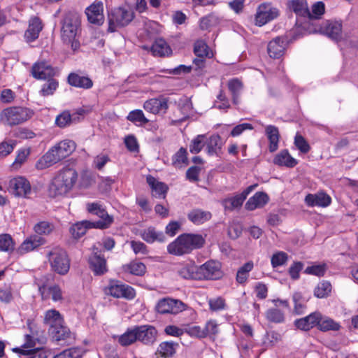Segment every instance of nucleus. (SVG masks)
I'll return each instance as SVG.
<instances>
[{"label":"nucleus","instance_id":"obj_1","mask_svg":"<svg viewBox=\"0 0 358 358\" xmlns=\"http://www.w3.org/2000/svg\"><path fill=\"white\" fill-rule=\"evenodd\" d=\"M80 16L76 12H68L62 21V40L64 43L70 45L73 50H76L80 48Z\"/></svg>","mask_w":358,"mask_h":358},{"label":"nucleus","instance_id":"obj_2","mask_svg":"<svg viewBox=\"0 0 358 358\" xmlns=\"http://www.w3.org/2000/svg\"><path fill=\"white\" fill-rule=\"evenodd\" d=\"M76 148V144L74 141L69 139L61 141L37 161L36 168L43 170L50 167L70 156Z\"/></svg>","mask_w":358,"mask_h":358},{"label":"nucleus","instance_id":"obj_3","mask_svg":"<svg viewBox=\"0 0 358 358\" xmlns=\"http://www.w3.org/2000/svg\"><path fill=\"white\" fill-rule=\"evenodd\" d=\"M205 244V238L198 234L185 233L180 234L167 246L169 254L182 256L191 253L194 250L202 248Z\"/></svg>","mask_w":358,"mask_h":358},{"label":"nucleus","instance_id":"obj_4","mask_svg":"<svg viewBox=\"0 0 358 358\" xmlns=\"http://www.w3.org/2000/svg\"><path fill=\"white\" fill-rule=\"evenodd\" d=\"M78 180V173L73 169H64L53 178L50 192L54 196L64 195L69 192Z\"/></svg>","mask_w":358,"mask_h":358},{"label":"nucleus","instance_id":"obj_5","mask_svg":"<svg viewBox=\"0 0 358 358\" xmlns=\"http://www.w3.org/2000/svg\"><path fill=\"white\" fill-rule=\"evenodd\" d=\"M33 115L31 110L20 106L8 107L0 114V120L9 126L22 124L29 120Z\"/></svg>","mask_w":358,"mask_h":358},{"label":"nucleus","instance_id":"obj_6","mask_svg":"<svg viewBox=\"0 0 358 358\" xmlns=\"http://www.w3.org/2000/svg\"><path fill=\"white\" fill-rule=\"evenodd\" d=\"M48 258L52 271L59 275H65L69 272L70 259L64 250L59 247L54 248L48 252Z\"/></svg>","mask_w":358,"mask_h":358},{"label":"nucleus","instance_id":"obj_7","mask_svg":"<svg viewBox=\"0 0 358 358\" xmlns=\"http://www.w3.org/2000/svg\"><path fill=\"white\" fill-rule=\"evenodd\" d=\"M134 12L130 9L120 7L108 14V31H115L118 28L129 24L134 19Z\"/></svg>","mask_w":358,"mask_h":358},{"label":"nucleus","instance_id":"obj_8","mask_svg":"<svg viewBox=\"0 0 358 358\" xmlns=\"http://www.w3.org/2000/svg\"><path fill=\"white\" fill-rule=\"evenodd\" d=\"M105 292L114 298H124L128 300H131L136 296V292L133 287L115 280L109 281Z\"/></svg>","mask_w":358,"mask_h":358},{"label":"nucleus","instance_id":"obj_9","mask_svg":"<svg viewBox=\"0 0 358 358\" xmlns=\"http://www.w3.org/2000/svg\"><path fill=\"white\" fill-rule=\"evenodd\" d=\"M280 14L279 10L270 3L260 4L255 15V24L262 27L268 22L277 18Z\"/></svg>","mask_w":358,"mask_h":358},{"label":"nucleus","instance_id":"obj_10","mask_svg":"<svg viewBox=\"0 0 358 358\" xmlns=\"http://www.w3.org/2000/svg\"><path fill=\"white\" fill-rule=\"evenodd\" d=\"M87 210L89 213L97 215L101 219L99 221L92 222L96 229H103L108 228L113 221V217L108 214L106 210L99 203H87Z\"/></svg>","mask_w":358,"mask_h":358},{"label":"nucleus","instance_id":"obj_11","mask_svg":"<svg viewBox=\"0 0 358 358\" xmlns=\"http://www.w3.org/2000/svg\"><path fill=\"white\" fill-rule=\"evenodd\" d=\"M199 280H217L223 273L219 262L210 260L199 266Z\"/></svg>","mask_w":358,"mask_h":358},{"label":"nucleus","instance_id":"obj_12","mask_svg":"<svg viewBox=\"0 0 358 358\" xmlns=\"http://www.w3.org/2000/svg\"><path fill=\"white\" fill-rule=\"evenodd\" d=\"M187 308V305L178 299L164 298L159 301L156 309L161 314H178Z\"/></svg>","mask_w":358,"mask_h":358},{"label":"nucleus","instance_id":"obj_13","mask_svg":"<svg viewBox=\"0 0 358 358\" xmlns=\"http://www.w3.org/2000/svg\"><path fill=\"white\" fill-rule=\"evenodd\" d=\"M9 192L18 197L28 198L31 193L30 182L22 176H17L9 181Z\"/></svg>","mask_w":358,"mask_h":358},{"label":"nucleus","instance_id":"obj_14","mask_svg":"<svg viewBox=\"0 0 358 358\" xmlns=\"http://www.w3.org/2000/svg\"><path fill=\"white\" fill-rule=\"evenodd\" d=\"M169 98L162 95L145 101L143 103V108L154 115L165 114L169 108Z\"/></svg>","mask_w":358,"mask_h":358},{"label":"nucleus","instance_id":"obj_15","mask_svg":"<svg viewBox=\"0 0 358 358\" xmlns=\"http://www.w3.org/2000/svg\"><path fill=\"white\" fill-rule=\"evenodd\" d=\"M90 267L96 275H103L108 271L106 260L98 248L93 247V252L89 258Z\"/></svg>","mask_w":358,"mask_h":358},{"label":"nucleus","instance_id":"obj_16","mask_svg":"<svg viewBox=\"0 0 358 358\" xmlns=\"http://www.w3.org/2000/svg\"><path fill=\"white\" fill-rule=\"evenodd\" d=\"M136 340L145 345H152L157 339V331L152 325L135 326Z\"/></svg>","mask_w":358,"mask_h":358},{"label":"nucleus","instance_id":"obj_17","mask_svg":"<svg viewBox=\"0 0 358 358\" xmlns=\"http://www.w3.org/2000/svg\"><path fill=\"white\" fill-rule=\"evenodd\" d=\"M32 76L38 80H45L55 75V69L45 61L35 62L31 70Z\"/></svg>","mask_w":358,"mask_h":358},{"label":"nucleus","instance_id":"obj_18","mask_svg":"<svg viewBox=\"0 0 358 358\" xmlns=\"http://www.w3.org/2000/svg\"><path fill=\"white\" fill-rule=\"evenodd\" d=\"M287 46V38L278 36L268 43L267 47L268 53L271 57L279 59L284 55Z\"/></svg>","mask_w":358,"mask_h":358},{"label":"nucleus","instance_id":"obj_19","mask_svg":"<svg viewBox=\"0 0 358 358\" xmlns=\"http://www.w3.org/2000/svg\"><path fill=\"white\" fill-rule=\"evenodd\" d=\"M85 13L92 24L101 25L104 22L103 6L101 1H94L86 8Z\"/></svg>","mask_w":358,"mask_h":358},{"label":"nucleus","instance_id":"obj_20","mask_svg":"<svg viewBox=\"0 0 358 358\" xmlns=\"http://www.w3.org/2000/svg\"><path fill=\"white\" fill-rule=\"evenodd\" d=\"M43 27V25L42 21L38 17H31L29 21L28 28L24 33V38L26 41L28 42H32L38 38Z\"/></svg>","mask_w":358,"mask_h":358},{"label":"nucleus","instance_id":"obj_21","mask_svg":"<svg viewBox=\"0 0 358 358\" xmlns=\"http://www.w3.org/2000/svg\"><path fill=\"white\" fill-rule=\"evenodd\" d=\"M321 320V313L314 312L306 317L296 320L294 322L296 327L303 331H308L315 326L318 327V323Z\"/></svg>","mask_w":358,"mask_h":358},{"label":"nucleus","instance_id":"obj_22","mask_svg":"<svg viewBox=\"0 0 358 358\" xmlns=\"http://www.w3.org/2000/svg\"><path fill=\"white\" fill-rule=\"evenodd\" d=\"M305 202L309 206L327 207L331 202V197L324 192L308 194L305 198Z\"/></svg>","mask_w":358,"mask_h":358},{"label":"nucleus","instance_id":"obj_23","mask_svg":"<svg viewBox=\"0 0 358 358\" xmlns=\"http://www.w3.org/2000/svg\"><path fill=\"white\" fill-rule=\"evenodd\" d=\"M178 273L185 279L199 280V266L194 262L181 264L178 268Z\"/></svg>","mask_w":358,"mask_h":358},{"label":"nucleus","instance_id":"obj_24","mask_svg":"<svg viewBox=\"0 0 358 358\" xmlns=\"http://www.w3.org/2000/svg\"><path fill=\"white\" fill-rule=\"evenodd\" d=\"M150 49L152 54L155 57H168L172 54V49L170 45L162 38H157Z\"/></svg>","mask_w":358,"mask_h":358},{"label":"nucleus","instance_id":"obj_25","mask_svg":"<svg viewBox=\"0 0 358 358\" xmlns=\"http://www.w3.org/2000/svg\"><path fill=\"white\" fill-rule=\"evenodd\" d=\"M43 243L44 241L41 237L36 235L31 236L22 242L17 252L20 255H24L34 250Z\"/></svg>","mask_w":358,"mask_h":358},{"label":"nucleus","instance_id":"obj_26","mask_svg":"<svg viewBox=\"0 0 358 358\" xmlns=\"http://www.w3.org/2000/svg\"><path fill=\"white\" fill-rule=\"evenodd\" d=\"M44 324L49 327V333L52 331L53 329H56L57 327L64 324V318L59 312L55 309L48 310L45 312L44 316Z\"/></svg>","mask_w":358,"mask_h":358},{"label":"nucleus","instance_id":"obj_27","mask_svg":"<svg viewBox=\"0 0 358 358\" xmlns=\"http://www.w3.org/2000/svg\"><path fill=\"white\" fill-rule=\"evenodd\" d=\"M68 83L75 87L88 90L92 87L93 81L87 76H80L76 73H71L68 76Z\"/></svg>","mask_w":358,"mask_h":358},{"label":"nucleus","instance_id":"obj_28","mask_svg":"<svg viewBox=\"0 0 358 358\" xmlns=\"http://www.w3.org/2000/svg\"><path fill=\"white\" fill-rule=\"evenodd\" d=\"M268 196L266 193L258 192L250 197L245 203V208L248 210H254L264 207L268 202Z\"/></svg>","mask_w":358,"mask_h":358},{"label":"nucleus","instance_id":"obj_29","mask_svg":"<svg viewBox=\"0 0 358 358\" xmlns=\"http://www.w3.org/2000/svg\"><path fill=\"white\" fill-rule=\"evenodd\" d=\"M273 163L280 166L293 168L297 165L298 161L291 156L287 150H282L275 156Z\"/></svg>","mask_w":358,"mask_h":358},{"label":"nucleus","instance_id":"obj_30","mask_svg":"<svg viewBox=\"0 0 358 358\" xmlns=\"http://www.w3.org/2000/svg\"><path fill=\"white\" fill-rule=\"evenodd\" d=\"M146 181L152 189L153 196L157 198H164L166 196L169 188L165 183L157 180L152 176H148Z\"/></svg>","mask_w":358,"mask_h":358},{"label":"nucleus","instance_id":"obj_31","mask_svg":"<svg viewBox=\"0 0 358 358\" xmlns=\"http://www.w3.org/2000/svg\"><path fill=\"white\" fill-rule=\"evenodd\" d=\"M212 217L210 212L200 208H195L187 214L188 220L196 225L202 224Z\"/></svg>","mask_w":358,"mask_h":358},{"label":"nucleus","instance_id":"obj_32","mask_svg":"<svg viewBox=\"0 0 358 358\" xmlns=\"http://www.w3.org/2000/svg\"><path fill=\"white\" fill-rule=\"evenodd\" d=\"M287 6L298 16L306 17L310 15L306 0H290L287 2Z\"/></svg>","mask_w":358,"mask_h":358},{"label":"nucleus","instance_id":"obj_33","mask_svg":"<svg viewBox=\"0 0 358 358\" xmlns=\"http://www.w3.org/2000/svg\"><path fill=\"white\" fill-rule=\"evenodd\" d=\"M141 238L148 243L155 241H165V236L162 231H157L154 227H148L141 232Z\"/></svg>","mask_w":358,"mask_h":358},{"label":"nucleus","instance_id":"obj_34","mask_svg":"<svg viewBox=\"0 0 358 358\" xmlns=\"http://www.w3.org/2000/svg\"><path fill=\"white\" fill-rule=\"evenodd\" d=\"M92 228H95L93 222L83 220L72 225L70 228V232L74 238L78 239L85 235L87 229Z\"/></svg>","mask_w":358,"mask_h":358},{"label":"nucleus","instance_id":"obj_35","mask_svg":"<svg viewBox=\"0 0 358 358\" xmlns=\"http://www.w3.org/2000/svg\"><path fill=\"white\" fill-rule=\"evenodd\" d=\"M323 32L331 38L338 41L341 36L342 24L338 22H327L322 28Z\"/></svg>","mask_w":358,"mask_h":358},{"label":"nucleus","instance_id":"obj_36","mask_svg":"<svg viewBox=\"0 0 358 358\" xmlns=\"http://www.w3.org/2000/svg\"><path fill=\"white\" fill-rule=\"evenodd\" d=\"M265 131L269 141L268 150L271 152H273L278 148L280 138L278 129L275 126L268 125L266 127Z\"/></svg>","mask_w":358,"mask_h":358},{"label":"nucleus","instance_id":"obj_37","mask_svg":"<svg viewBox=\"0 0 358 358\" xmlns=\"http://www.w3.org/2000/svg\"><path fill=\"white\" fill-rule=\"evenodd\" d=\"M122 268L126 273L139 276L143 275L146 272L145 265L137 261L124 265Z\"/></svg>","mask_w":358,"mask_h":358},{"label":"nucleus","instance_id":"obj_38","mask_svg":"<svg viewBox=\"0 0 358 358\" xmlns=\"http://www.w3.org/2000/svg\"><path fill=\"white\" fill-rule=\"evenodd\" d=\"M206 146L209 155H217L221 149L220 137L218 135H212L209 138L206 136Z\"/></svg>","mask_w":358,"mask_h":358},{"label":"nucleus","instance_id":"obj_39","mask_svg":"<svg viewBox=\"0 0 358 358\" xmlns=\"http://www.w3.org/2000/svg\"><path fill=\"white\" fill-rule=\"evenodd\" d=\"M127 120L136 126L143 127L149 122V120L145 116L143 110L136 109L129 113Z\"/></svg>","mask_w":358,"mask_h":358},{"label":"nucleus","instance_id":"obj_40","mask_svg":"<svg viewBox=\"0 0 358 358\" xmlns=\"http://www.w3.org/2000/svg\"><path fill=\"white\" fill-rule=\"evenodd\" d=\"M227 85L231 94L233 103L237 105L239 103V96L243 89V83L238 78H234L229 80Z\"/></svg>","mask_w":358,"mask_h":358},{"label":"nucleus","instance_id":"obj_41","mask_svg":"<svg viewBox=\"0 0 358 358\" xmlns=\"http://www.w3.org/2000/svg\"><path fill=\"white\" fill-rule=\"evenodd\" d=\"M36 345V339L29 334H27L24 338V343L21 348H15L13 351L22 355H31L34 351V347Z\"/></svg>","mask_w":358,"mask_h":358},{"label":"nucleus","instance_id":"obj_42","mask_svg":"<svg viewBox=\"0 0 358 358\" xmlns=\"http://www.w3.org/2000/svg\"><path fill=\"white\" fill-rule=\"evenodd\" d=\"M50 334L57 341H66L71 337V332L64 324H61V325L57 327L56 329H53Z\"/></svg>","mask_w":358,"mask_h":358},{"label":"nucleus","instance_id":"obj_43","mask_svg":"<svg viewBox=\"0 0 358 358\" xmlns=\"http://www.w3.org/2000/svg\"><path fill=\"white\" fill-rule=\"evenodd\" d=\"M40 291L43 298H51L53 301H57L62 299V292L58 285H52L47 289L45 287L41 288Z\"/></svg>","mask_w":358,"mask_h":358},{"label":"nucleus","instance_id":"obj_44","mask_svg":"<svg viewBox=\"0 0 358 358\" xmlns=\"http://www.w3.org/2000/svg\"><path fill=\"white\" fill-rule=\"evenodd\" d=\"M135 327L129 328L123 334L118 336L117 341L122 346H128L134 343L136 340Z\"/></svg>","mask_w":358,"mask_h":358},{"label":"nucleus","instance_id":"obj_45","mask_svg":"<svg viewBox=\"0 0 358 358\" xmlns=\"http://www.w3.org/2000/svg\"><path fill=\"white\" fill-rule=\"evenodd\" d=\"M194 52L197 57H213V54L210 50L206 43L202 40H198L195 42L194 46Z\"/></svg>","mask_w":358,"mask_h":358},{"label":"nucleus","instance_id":"obj_46","mask_svg":"<svg viewBox=\"0 0 358 358\" xmlns=\"http://www.w3.org/2000/svg\"><path fill=\"white\" fill-rule=\"evenodd\" d=\"M245 199L241 194H236L234 196L227 198L222 201V205L225 210H233L236 208H240Z\"/></svg>","mask_w":358,"mask_h":358},{"label":"nucleus","instance_id":"obj_47","mask_svg":"<svg viewBox=\"0 0 358 358\" xmlns=\"http://www.w3.org/2000/svg\"><path fill=\"white\" fill-rule=\"evenodd\" d=\"M292 298L294 303V312L298 315L303 314L306 309V303L308 299L300 292H295Z\"/></svg>","mask_w":358,"mask_h":358},{"label":"nucleus","instance_id":"obj_48","mask_svg":"<svg viewBox=\"0 0 358 358\" xmlns=\"http://www.w3.org/2000/svg\"><path fill=\"white\" fill-rule=\"evenodd\" d=\"M206 135H197L190 142L189 148V152L192 154H198L202 149L206 146Z\"/></svg>","mask_w":358,"mask_h":358},{"label":"nucleus","instance_id":"obj_49","mask_svg":"<svg viewBox=\"0 0 358 358\" xmlns=\"http://www.w3.org/2000/svg\"><path fill=\"white\" fill-rule=\"evenodd\" d=\"M340 327L341 326L338 322H335L334 320L329 317H323L321 315V320H320V322L318 323V328L321 331H337L340 329Z\"/></svg>","mask_w":358,"mask_h":358},{"label":"nucleus","instance_id":"obj_50","mask_svg":"<svg viewBox=\"0 0 358 358\" xmlns=\"http://www.w3.org/2000/svg\"><path fill=\"white\" fill-rule=\"evenodd\" d=\"M254 264L252 261L248 262L242 266L237 271V282L241 284L245 283L248 278L250 271L252 270Z\"/></svg>","mask_w":358,"mask_h":358},{"label":"nucleus","instance_id":"obj_51","mask_svg":"<svg viewBox=\"0 0 358 358\" xmlns=\"http://www.w3.org/2000/svg\"><path fill=\"white\" fill-rule=\"evenodd\" d=\"M268 321L273 323H282L285 321V314L277 308H271L265 313Z\"/></svg>","mask_w":358,"mask_h":358},{"label":"nucleus","instance_id":"obj_52","mask_svg":"<svg viewBox=\"0 0 358 358\" xmlns=\"http://www.w3.org/2000/svg\"><path fill=\"white\" fill-rule=\"evenodd\" d=\"M331 285L328 281H322L315 288L314 295L317 298H326L331 292Z\"/></svg>","mask_w":358,"mask_h":358},{"label":"nucleus","instance_id":"obj_53","mask_svg":"<svg viewBox=\"0 0 358 358\" xmlns=\"http://www.w3.org/2000/svg\"><path fill=\"white\" fill-rule=\"evenodd\" d=\"M30 154L29 149L23 148L17 151V156L15 161L11 164L10 168L13 171L18 170L22 165L27 161L28 156Z\"/></svg>","mask_w":358,"mask_h":358},{"label":"nucleus","instance_id":"obj_54","mask_svg":"<svg viewBox=\"0 0 358 358\" xmlns=\"http://www.w3.org/2000/svg\"><path fill=\"white\" fill-rule=\"evenodd\" d=\"M173 165L177 168L188 164L187 152L185 148H181L173 157Z\"/></svg>","mask_w":358,"mask_h":358},{"label":"nucleus","instance_id":"obj_55","mask_svg":"<svg viewBox=\"0 0 358 358\" xmlns=\"http://www.w3.org/2000/svg\"><path fill=\"white\" fill-rule=\"evenodd\" d=\"M47 83H45L40 90V94L43 96L52 95L54 94L57 88L58 87V81L52 78H48Z\"/></svg>","mask_w":358,"mask_h":358},{"label":"nucleus","instance_id":"obj_56","mask_svg":"<svg viewBox=\"0 0 358 358\" xmlns=\"http://www.w3.org/2000/svg\"><path fill=\"white\" fill-rule=\"evenodd\" d=\"M288 261V255L283 251L275 252L271 258V264L273 268L284 266Z\"/></svg>","mask_w":358,"mask_h":358},{"label":"nucleus","instance_id":"obj_57","mask_svg":"<svg viewBox=\"0 0 358 358\" xmlns=\"http://www.w3.org/2000/svg\"><path fill=\"white\" fill-rule=\"evenodd\" d=\"M174 344L173 343L170 342H164L162 343L158 349H157V353L160 355L161 357L164 358H168L171 356H173L175 352V347Z\"/></svg>","mask_w":358,"mask_h":358},{"label":"nucleus","instance_id":"obj_58","mask_svg":"<svg viewBox=\"0 0 358 358\" xmlns=\"http://www.w3.org/2000/svg\"><path fill=\"white\" fill-rule=\"evenodd\" d=\"M83 351L80 348H71L65 350L52 358H81Z\"/></svg>","mask_w":358,"mask_h":358},{"label":"nucleus","instance_id":"obj_59","mask_svg":"<svg viewBox=\"0 0 358 358\" xmlns=\"http://www.w3.org/2000/svg\"><path fill=\"white\" fill-rule=\"evenodd\" d=\"M15 248V243L8 234H0V250L5 252L12 251Z\"/></svg>","mask_w":358,"mask_h":358},{"label":"nucleus","instance_id":"obj_60","mask_svg":"<svg viewBox=\"0 0 358 358\" xmlns=\"http://www.w3.org/2000/svg\"><path fill=\"white\" fill-rule=\"evenodd\" d=\"M203 331L206 334V338H215L219 333V325L215 320H210L206 323Z\"/></svg>","mask_w":358,"mask_h":358},{"label":"nucleus","instance_id":"obj_61","mask_svg":"<svg viewBox=\"0 0 358 358\" xmlns=\"http://www.w3.org/2000/svg\"><path fill=\"white\" fill-rule=\"evenodd\" d=\"M325 6L322 1H317L312 6L311 11H310V15H307L306 17L309 20L319 19L324 13Z\"/></svg>","mask_w":358,"mask_h":358},{"label":"nucleus","instance_id":"obj_62","mask_svg":"<svg viewBox=\"0 0 358 358\" xmlns=\"http://www.w3.org/2000/svg\"><path fill=\"white\" fill-rule=\"evenodd\" d=\"M185 333L191 337L201 339L206 338V334H204L203 328H201L200 326L198 325H185Z\"/></svg>","mask_w":358,"mask_h":358},{"label":"nucleus","instance_id":"obj_63","mask_svg":"<svg viewBox=\"0 0 358 358\" xmlns=\"http://www.w3.org/2000/svg\"><path fill=\"white\" fill-rule=\"evenodd\" d=\"M294 145L303 154H306L310 150V146L308 141L299 134H296L294 137Z\"/></svg>","mask_w":358,"mask_h":358},{"label":"nucleus","instance_id":"obj_64","mask_svg":"<svg viewBox=\"0 0 358 358\" xmlns=\"http://www.w3.org/2000/svg\"><path fill=\"white\" fill-rule=\"evenodd\" d=\"M210 310L219 311L225 309L227 305L225 299L221 296L212 298L208 300Z\"/></svg>","mask_w":358,"mask_h":358}]
</instances>
